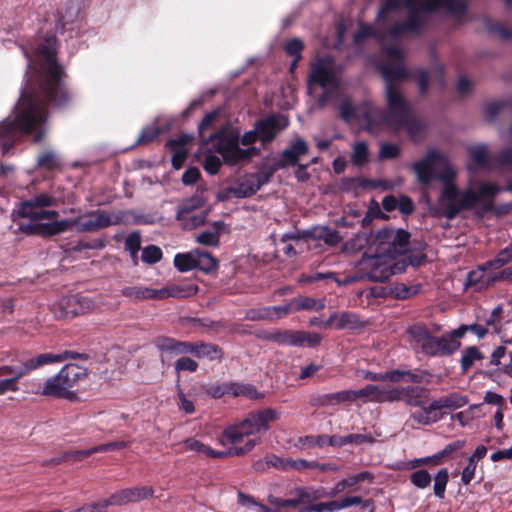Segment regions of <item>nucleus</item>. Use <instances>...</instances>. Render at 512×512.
<instances>
[{
    "mask_svg": "<svg viewBox=\"0 0 512 512\" xmlns=\"http://www.w3.org/2000/svg\"><path fill=\"white\" fill-rule=\"evenodd\" d=\"M56 38L47 36L30 49L23 48L27 58V70H34L35 80L29 78L21 92L14 110L0 123V148L7 154L23 134H34V141L40 142L45 134L46 107L49 102L57 106L65 104L69 95L64 87V70L56 59ZM12 168L0 166V176Z\"/></svg>",
    "mask_w": 512,
    "mask_h": 512,
    "instance_id": "obj_1",
    "label": "nucleus"
},
{
    "mask_svg": "<svg viewBox=\"0 0 512 512\" xmlns=\"http://www.w3.org/2000/svg\"><path fill=\"white\" fill-rule=\"evenodd\" d=\"M385 59L380 65L385 80V102L387 111L364 101L353 107L348 101L340 106L341 118L348 122H357L369 133L377 134L385 129H405L410 137L416 139L423 126L413 116L409 102L399 89V82L408 77V70L403 65V50L397 45H382Z\"/></svg>",
    "mask_w": 512,
    "mask_h": 512,
    "instance_id": "obj_2",
    "label": "nucleus"
},
{
    "mask_svg": "<svg viewBox=\"0 0 512 512\" xmlns=\"http://www.w3.org/2000/svg\"><path fill=\"white\" fill-rule=\"evenodd\" d=\"M417 180L424 185L439 179L443 182V190L439 198L442 214L453 219L462 210L479 206L483 212L493 207L495 196L500 192L498 185L491 182H476L472 179L464 191H459L453 180L456 171L447 157L435 150L429 151L420 161L413 164Z\"/></svg>",
    "mask_w": 512,
    "mask_h": 512,
    "instance_id": "obj_3",
    "label": "nucleus"
},
{
    "mask_svg": "<svg viewBox=\"0 0 512 512\" xmlns=\"http://www.w3.org/2000/svg\"><path fill=\"white\" fill-rule=\"evenodd\" d=\"M401 7L408 10L407 21L393 25L387 33L379 36L381 45L399 46L405 36L419 33L431 12L459 15L465 9L461 0H386L379 12L378 23L385 24Z\"/></svg>",
    "mask_w": 512,
    "mask_h": 512,
    "instance_id": "obj_4",
    "label": "nucleus"
},
{
    "mask_svg": "<svg viewBox=\"0 0 512 512\" xmlns=\"http://www.w3.org/2000/svg\"><path fill=\"white\" fill-rule=\"evenodd\" d=\"M288 125V118L284 115H272L257 122L254 130L245 132L241 138V143L244 146H249L244 149L239 147L240 132L231 126H225L210 134L207 143H212L226 164L237 165L258 154V149L251 146L257 139L262 143L270 142Z\"/></svg>",
    "mask_w": 512,
    "mask_h": 512,
    "instance_id": "obj_5",
    "label": "nucleus"
},
{
    "mask_svg": "<svg viewBox=\"0 0 512 512\" xmlns=\"http://www.w3.org/2000/svg\"><path fill=\"white\" fill-rule=\"evenodd\" d=\"M278 418L279 413L272 408L250 413L243 421L227 427L219 436L218 442L226 450L216 451L206 446L204 454L212 458L247 454L260 443V434L268 430L269 423Z\"/></svg>",
    "mask_w": 512,
    "mask_h": 512,
    "instance_id": "obj_6",
    "label": "nucleus"
},
{
    "mask_svg": "<svg viewBox=\"0 0 512 512\" xmlns=\"http://www.w3.org/2000/svg\"><path fill=\"white\" fill-rule=\"evenodd\" d=\"M410 234L403 229L383 228L375 236L376 253L363 261L367 277L375 282L387 281L395 274L392 259L408 251Z\"/></svg>",
    "mask_w": 512,
    "mask_h": 512,
    "instance_id": "obj_7",
    "label": "nucleus"
},
{
    "mask_svg": "<svg viewBox=\"0 0 512 512\" xmlns=\"http://www.w3.org/2000/svg\"><path fill=\"white\" fill-rule=\"evenodd\" d=\"M340 66L331 57L316 58L311 63L308 89L312 93L314 86L318 85L324 92L318 99V105L324 107L337 93L340 84Z\"/></svg>",
    "mask_w": 512,
    "mask_h": 512,
    "instance_id": "obj_8",
    "label": "nucleus"
},
{
    "mask_svg": "<svg viewBox=\"0 0 512 512\" xmlns=\"http://www.w3.org/2000/svg\"><path fill=\"white\" fill-rule=\"evenodd\" d=\"M56 205L57 199L54 196L48 193H39L20 201L13 209L12 216L18 218H26L33 223L48 221L49 224L57 221L56 218L59 215L58 212L56 210L50 209ZM44 226L45 224L39 227L40 234L42 235H44L42 233V228Z\"/></svg>",
    "mask_w": 512,
    "mask_h": 512,
    "instance_id": "obj_9",
    "label": "nucleus"
},
{
    "mask_svg": "<svg viewBox=\"0 0 512 512\" xmlns=\"http://www.w3.org/2000/svg\"><path fill=\"white\" fill-rule=\"evenodd\" d=\"M85 376V368L77 364H67L58 374L45 381L41 394L44 396L72 399L74 394L71 392V388Z\"/></svg>",
    "mask_w": 512,
    "mask_h": 512,
    "instance_id": "obj_10",
    "label": "nucleus"
},
{
    "mask_svg": "<svg viewBox=\"0 0 512 512\" xmlns=\"http://www.w3.org/2000/svg\"><path fill=\"white\" fill-rule=\"evenodd\" d=\"M116 223L117 221H112L111 217L105 213H93L74 220L54 221L45 225L42 233L44 236L57 235L69 230L72 226H77L80 232H92Z\"/></svg>",
    "mask_w": 512,
    "mask_h": 512,
    "instance_id": "obj_11",
    "label": "nucleus"
},
{
    "mask_svg": "<svg viewBox=\"0 0 512 512\" xmlns=\"http://www.w3.org/2000/svg\"><path fill=\"white\" fill-rule=\"evenodd\" d=\"M94 308L95 303L92 299L81 294L62 297L52 305V311L57 318H66L84 314Z\"/></svg>",
    "mask_w": 512,
    "mask_h": 512,
    "instance_id": "obj_12",
    "label": "nucleus"
},
{
    "mask_svg": "<svg viewBox=\"0 0 512 512\" xmlns=\"http://www.w3.org/2000/svg\"><path fill=\"white\" fill-rule=\"evenodd\" d=\"M262 175L247 174L237 179L226 190V197L232 195L236 198H246L255 194L264 184Z\"/></svg>",
    "mask_w": 512,
    "mask_h": 512,
    "instance_id": "obj_13",
    "label": "nucleus"
},
{
    "mask_svg": "<svg viewBox=\"0 0 512 512\" xmlns=\"http://www.w3.org/2000/svg\"><path fill=\"white\" fill-rule=\"evenodd\" d=\"M205 393L211 398L217 399L224 395L255 397V390L247 385L238 383H211L203 386Z\"/></svg>",
    "mask_w": 512,
    "mask_h": 512,
    "instance_id": "obj_14",
    "label": "nucleus"
},
{
    "mask_svg": "<svg viewBox=\"0 0 512 512\" xmlns=\"http://www.w3.org/2000/svg\"><path fill=\"white\" fill-rule=\"evenodd\" d=\"M153 490L150 487H134L118 491L106 499L108 506H121L151 497Z\"/></svg>",
    "mask_w": 512,
    "mask_h": 512,
    "instance_id": "obj_15",
    "label": "nucleus"
},
{
    "mask_svg": "<svg viewBox=\"0 0 512 512\" xmlns=\"http://www.w3.org/2000/svg\"><path fill=\"white\" fill-rule=\"evenodd\" d=\"M423 390L418 387H396L387 389L383 387V402L405 401L410 406L421 405L419 399Z\"/></svg>",
    "mask_w": 512,
    "mask_h": 512,
    "instance_id": "obj_16",
    "label": "nucleus"
},
{
    "mask_svg": "<svg viewBox=\"0 0 512 512\" xmlns=\"http://www.w3.org/2000/svg\"><path fill=\"white\" fill-rule=\"evenodd\" d=\"M155 346L160 351V357L163 363L170 360L171 357L187 355V351H189L188 342H180L169 337L156 338Z\"/></svg>",
    "mask_w": 512,
    "mask_h": 512,
    "instance_id": "obj_17",
    "label": "nucleus"
},
{
    "mask_svg": "<svg viewBox=\"0 0 512 512\" xmlns=\"http://www.w3.org/2000/svg\"><path fill=\"white\" fill-rule=\"evenodd\" d=\"M28 373L25 360L20 364L2 365L0 366V377L8 376V378L1 379L0 382L8 383L5 385V389L8 392H17L19 390L17 381Z\"/></svg>",
    "mask_w": 512,
    "mask_h": 512,
    "instance_id": "obj_18",
    "label": "nucleus"
},
{
    "mask_svg": "<svg viewBox=\"0 0 512 512\" xmlns=\"http://www.w3.org/2000/svg\"><path fill=\"white\" fill-rule=\"evenodd\" d=\"M411 345L423 354L430 355L434 337L422 325H413L408 329Z\"/></svg>",
    "mask_w": 512,
    "mask_h": 512,
    "instance_id": "obj_19",
    "label": "nucleus"
},
{
    "mask_svg": "<svg viewBox=\"0 0 512 512\" xmlns=\"http://www.w3.org/2000/svg\"><path fill=\"white\" fill-rule=\"evenodd\" d=\"M360 325L359 317L352 312H334L323 324L324 327L335 326L337 329H355Z\"/></svg>",
    "mask_w": 512,
    "mask_h": 512,
    "instance_id": "obj_20",
    "label": "nucleus"
},
{
    "mask_svg": "<svg viewBox=\"0 0 512 512\" xmlns=\"http://www.w3.org/2000/svg\"><path fill=\"white\" fill-rule=\"evenodd\" d=\"M308 152V145L303 139H296L282 152V165H297L299 159Z\"/></svg>",
    "mask_w": 512,
    "mask_h": 512,
    "instance_id": "obj_21",
    "label": "nucleus"
},
{
    "mask_svg": "<svg viewBox=\"0 0 512 512\" xmlns=\"http://www.w3.org/2000/svg\"><path fill=\"white\" fill-rule=\"evenodd\" d=\"M187 354H192L197 358H207L209 360H217L222 357L221 349L213 344L203 342H188Z\"/></svg>",
    "mask_w": 512,
    "mask_h": 512,
    "instance_id": "obj_22",
    "label": "nucleus"
},
{
    "mask_svg": "<svg viewBox=\"0 0 512 512\" xmlns=\"http://www.w3.org/2000/svg\"><path fill=\"white\" fill-rule=\"evenodd\" d=\"M159 291L158 300H163L169 297L186 298L197 292V286L194 284H171L159 289Z\"/></svg>",
    "mask_w": 512,
    "mask_h": 512,
    "instance_id": "obj_23",
    "label": "nucleus"
},
{
    "mask_svg": "<svg viewBox=\"0 0 512 512\" xmlns=\"http://www.w3.org/2000/svg\"><path fill=\"white\" fill-rule=\"evenodd\" d=\"M470 158L473 161V165H469L468 169L473 170L474 168L489 169L492 167V160L488 154L487 146L484 144H478L469 148Z\"/></svg>",
    "mask_w": 512,
    "mask_h": 512,
    "instance_id": "obj_24",
    "label": "nucleus"
},
{
    "mask_svg": "<svg viewBox=\"0 0 512 512\" xmlns=\"http://www.w3.org/2000/svg\"><path fill=\"white\" fill-rule=\"evenodd\" d=\"M307 237L322 240L325 244L335 246L341 241L339 233L326 226H317L307 231Z\"/></svg>",
    "mask_w": 512,
    "mask_h": 512,
    "instance_id": "obj_25",
    "label": "nucleus"
},
{
    "mask_svg": "<svg viewBox=\"0 0 512 512\" xmlns=\"http://www.w3.org/2000/svg\"><path fill=\"white\" fill-rule=\"evenodd\" d=\"M191 140L190 136H182L175 140H171L169 145L172 147V165L175 169H180L187 157L188 151L185 145Z\"/></svg>",
    "mask_w": 512,
    "mask_h": 512,
    "instance_id": "obj_26",
    "label": "nucleus"
},
{
    "mask_svg": "<svg viewBox=\"0 0 512 512\" xmlns=\"http://www.w3.org/2000/svg\"><path fill=\"white\" fill-rule=\"evenodd\" d=\"M69 357H73L72 353H70V352H65V353H61V354L44 353V354H40L34 358L26 359L25 363L27 365L28 371L31 372L45 364L53 363V362H61Z\"/></svg>",
    "mask_w": 512,
    "mask_h": 512,
    "instance_id": "obj_27",
    "label": "nucleus"
},
{
    "mask_svg": "<svg viewBox=\"0 0 512 512\" xmlns=\"http://www.w3.org/2000/svg\"><path fill=\"white\" fill-rule=\"evenodd\" d=\"M461 346V343L456 340L449 337H440L436 338L434 337L433 347L431 348L432 351L430 352L429 356H435V355H450L457 351Z\"/></svg>",
    "mask_w": 512,
    "mask_h": 512,
    "instance_id": "obj_28",
    "label": "nucleus"
},
{
    "mask_svg": "<svg viewBox=\"0 0 512 512\" xmlns=\"http://www.w3.org/2000/svg\"><path fill=\"white\" fill-rule=\"evenodd\" d=\"M225 228L222 221L213 222L211 229L200 232L196 236V241L206 246H218L220 234Z\"/></svg>",
    "mask_w": 512,
    "mask_h": 512,
    "instance_id": "obj_29",
    "label": "nucleus"
},
{
    "mask_svg": "<svg viewBox=\"0 0 512 512\" xmlns=\"http://www.w3.org/2000/svg\"><path fill=\"white\" fill-rule=\"evenodd\" d=\"M265 339L278 345L297 347V330L274 329L267 333Z\"/></svg>",
    "mask_w": 512,
    "mask_h": 512,
    "instance_id": "obj_30",
    "label": "nucleus"
},
{
    "mask_svg": "<svg viewBox=\"0 0 512 512\" xmlns=\"http://www.w3.org/2000/svg\"><path fill=\"white\" fill-rule=\"evenodd\" d=\"M365 379H369L371 381H392L398 382L401 379H410L412 381H417V377L410 372L393 370L385 373H373L366 372L364 375Z\"/></svg>",
    "mask_w": 512,
    "mask_h": 512,
    "instance_id": "obj_31",
    "label": "nucleus"
},
{
    "mask_svg": "<svg viewBox=\"0 0 512 512\" xmlns=\"http://www.w3.org/2000/svg\"><path fill=\"white\" fill-rule=\"evenodd\" d=\"M355 401L362 400L366 402H383V387L379 385H366L365 387L354 390Z\"/></svg>",
    "mask_w": 512,
    "mask_h": 512,
    "instance_id": "obj_32",
    "label": "nucleus"
},
{
    "mask_svg": "<svg viewBox=\"0 0 512 512\" xmlns=\"http://www.w3.org/2000/svg\"><path fill=\"white\" fill-rule=\"evenodd\" d=\"M322 406H334L347 402H355L354 390H342L324 394L319 399Z\"/></svg>",
    "mask_w": 512,
    "mask_h": 512,
    "instance_id": "obj_33",
    "label": "nucleus"
},
{
    "mask_svg": "<svg viewBox=\"0 0 512 512\" xmlns=\"http://www.w3.org/2000/svg\"><path fill=\"white\" fill-rule=\"evenodd\" d=\"M491 267H486V262L478 267L476 270L470 271L467 275V285L476 286L478 289H482L494 282L493 277L486 275V270Z\"/></svg>",
    "mask_w": 512,
    "mask_h": 512,
    "instance_id": "obj_34",
    "label": "nucleus"
},
{
    "mask_svg": "<svg viewBox=\"0 0 512 512\" xmlns=\"http://www.w3.org/2000/svg\"><path fill=\"white\" fill-rule=\"evenodd\" d=\"M468 403V399L466 396L451 393L449 395L440 397L439 399L434 400V406L442 409H450L455 410L465 406Z\"/></svg>",
    "mask_w": 512,
    "mask_h": 512,
    "instance_id": "obj_35",
    "label": "nucleus"
},
{
    "mask_svg": "<svg viewBox=\"0 0 512 512\" xmlns=\"http://www.w3.org/2000/svg\"><path fill=\"white\" fill-rule=\"evenodd\" d=\"M160 293L159 289H153L142 286H133V287H125L122 290V294L132 300H140V299H157L158 294Z\"/></svg>",
    "mask_w": 512,
    "mask_h": 512,
    "instance_id": "obj_36",
    "label": "nucleus"
},
{
    "mask_svg": "<svg viewBox=\"0 0 512 512\" xmlns=\"http://www.w3.org/2000/svg\"><path fill=\"white\" fill-rule=\"evenodd\" d=\"M484 358L483 353L476 346H469L462 351L460 365L462 372H467L476 361Z\"/></svg>",
    "mask_w": 512,
    "mask_h": 512,
    "instance_id": "obj_37",
    "label": "nucleus"
},
{
    "mask_svg": "<svg viewBox=\"0 0 512 512\" xmlns=\"http://www.w3.org/2000/svg\"><path fill=\"white\" fill-rule=\"evenodd\" d=\"M196 250L188 253H179L174 257V266L180 272L196 269Z\"/></svg>",
    "mask_w": 512,
    "mask_h": 512,
    "instance_id": "obj_38",
    "label": "nucleus"
},
{
    "mask_svg": "<svg viewBox=\"0 0 512 512\" xmlns=\"http://www.w3.org/2000/svg\"><path fill=\"white\" fill-rule=\"evenodd\" d=\"M293 305L295 311L309 310L318 311L325 307V303L321 299H315L310 297H298L293 299Z\"/></svg>",
    "mask_w": 512,
    "mask_h": 512,
    "instance_id": "obj_39",
    "label": "nucleus"
},
{
    "mask_svg": "<svg viewBox=\"0 0 512 512\" xmlns=\"http://www.w3.org/2000/svg\"><path fill=\"white\" fill-rule=\"evenodd\" d=\"M512 261V243L499 251V253L491 260L486 262V267L491 269H500Z\"/></svg>",
    "mask_w": 512,
    "mask_h": 512,
    "instance_id": "obj_40",
    "label": "nucleus"
},
{
    "mask_svg": "<svg viewBox=\"0 0 512 512\" xmlns=\"http://www.w3.org/2000/svg\"><path fill=\"white\" fill-rule=\"evenodd\" d=\"M196 269L209 273L217 268V261L210 253L196 250Z\"/></svg>",
    "mask_w": 512,
    "mask_h": 512,
    "instance_id": "obj_41",
    "label": "nucleus"
},
{
    "mask_svg": "<svg viewBox=\"0 0 512 512\" xmlns=\"http://www.w3.org/2000/svg\"><path fill=\"white\" fill-rule=\"evenodd\" d=\"M351 162L355 166H363L368 161V145L364 141L356 142L351 153Z\"/></svg>",
    "mask_w": 512,
    "mask_h": 512,
    "instance_id": "obj_42",
    "label": "nucleus"
},
{
    "mask_svg": "<svg viewBox=\"0 0 512 512\" xmlns=\"http://www.w3.org/2000/svg\"><path fill=\"white\" fill-rule=\"evenodd\" d=\"M449 480V473L446 468H441L434 477L433 491L434 495L443 499L445 497V490Z\"/></svg>",
    "mask_w": 512,
    "mask_h": 512,
    "instance_id": "obj_43",
    "label": "nucleus"
},
{
    "mask_svg": "<svg viewBox=\"0 0 512 512\" xmlns=\"http://www.w3.org/2000/svg\"><path fill=\"white\" fill-rule=\"evenodd\" d=\"M203 206L202 198L199 196L191 197L181 203L177 210V218H184L193 213L194 210Z\"/></svg>",
    "mask_w": 512,
    "mask_h": 512,
    "instance_id": "obj_44",
    "label": "nucleus"
},
{
    "mask_svg": "<svg viewBox=\"0 0 512 512\" xmlns=\"http://www.w3.org/2000/svg\"><path fill=\"white\" fill-rule=\"evenodd\" d=\"M321 342V336L315 332L297 331V347H315Z\"/></svg>",
    "mask_w": 512,
    "mask_h": 512,
    "instance_id": "obj_45",
    "label": "nucleus"
},
{
    "mask_svg": "<svg viewBox=\"0 0 512 512\" xmlns=\"http://www.w3.org/2000/svg\"><path fill=\"white\" fill-rule=\"evenodd\" d=\"M162 258V251L155 245H149L142 250L141 260L149 265L159 262Z\"/></svg>",
    "mask_w": 512,
    "mask_h": 512,
    "instance_id": "obj_46",
    "label": "nucleus"
},
{
    "mask_svg": "<svg viewBox=\"0 0 512 512\" xmlns=\"http://www.w3.org/2000/svg\"><path fill=\"white\" fill-rule=\"evenodd\" d=\"M431 476L425 469H420L410 475V481L419 489L427 488L431 483Z\"/></svg>",
    "mask_w": 512,
    "mask_h": 512,
    "instance_id": "obj_47",
    "label": "nucleus"
},
{
    "mask_svg": "<svg viewBox=\"0 0 512 512\" xmlns=\"http://www.w3.org/2000/svg\"><path fill=\"white\" fill-rule=\"evenodd\" d=\"M271 321L278 320L291 312H295V307L293 305V299L285 305L278 306H268Z\"/></svg>",
    "mask_w": 512,
    "mask_h": 512,
    "instance_id": "obj_48",
    "label": "nucleus"
},
{
    "mask_svg": "<svg viewBox=\"0 0 512 512\" xmlns=\"http://www.w3.org/2000/svg\"><path fill=\"white\" fill-rule=\"evenodd\" d=\"M177 219L181 222V225L184 229L191 230V229L198 227L202 223H204L205 214L191 213L184 218H177Z\"/></svg>",
    "mask_w": 512,
    "mask_h": 512,
    "instance_id": "obj_49",
    "label": "nucleus"
},
{
    "mask_svg": "<svg viewBox=\"0 0 512 512\" xmlns=\"http://www.w3.org/2000/svg\"><path fill=\"white\" fill-rule=\"evenodd\" d=\"M203 165H204L205 171L208 172L209 174L213 175L219 171V169L222 165V162L217 155L208 153L205 156Z\"/></svg>",
    "mask_w": 512,
    "mask_h": 512,
    "instance_id": "obj_50",
    "label": "nucleus"
},
{
    "mask_svg": "<svg viewBox=\"0 0 512 512\" xmlns=\"http://www.w3.org/2000/svg\"><path fill=\"white\" fill-rule=\"evenodd\" d=\"M218 116H219V111L218 110H215V111H212L210 113H208L204 118L203 120L201 121V123L199 124V134L202 138H205V131L212 128L216 122V120L218 119Z\"/></svg>",
    "mask_w": 512,
    "mask_h": 512,
    "instance_id": "obj_51",
    "label": "nucleus"
},
{
    "mask_svg": "<svg viewBox=\"0 0 512 512\" xmlns=\"http://www.w3.org/2000/svg\"><path fill=\"white\" fill-rule=\"evenodd\" d=\"M246 318L251 321H258V320L271 321V316H270L268 306L248 310L246 313Z\"/></svg>",
    "mask_w": 512,
    "mask_h": 512,
    "instance_id": "obj_52",
    "label": "nucleus"
},
{
    "mask_svg": "<svg viewBox=\"0 0 512 512\" xmlns=\"http://www.w3.org/2000/svg\"><path fill=\"white\" fill-rule=\"evenodd\" d=\"M125 250L128 252H138L141 248V235L139 232L130 233L124 242Z\"/></svg>",
    "mask_w": 512,
    "mask_h": 512,
    "instance_id": "obj_53",
    "label": "nucleus"
},
{
    "mask_svg": "<svg viewBox=\"0 0 512 512\" xmlns=\"http://www.w3.org/2000/svg\"><path fill=\"white\" fill-rule=\"evenodd\" d=\"M198 368V363L189 358V357H181L175 362V370L177 372L180 371H189V372H195Z\"/></svg>",
    "mask_w": 512,
    "mask_h": 512,
    "instance_id": "obj_54",
    "label": "nucleus"
},
{
    "mask_svg": "<svg viewBox=\"0 0 512 512\" xmlns=\"http://www.w3.org/2000/svg\"><path fill=\"white\" fill-rule=\"evenodd\" d=\"M413 78L416 80L417 85L419 87L420 93L424 94L428 90L429 86V74L424 69H417L413 73Z\"/></svg>",
    "mask_w": 512,
    "mask_h": 512,
    "instance_id": "obj_55",
    "label": "nucleus"
},
{
    "mask_svg": "<svg viewBox=\"0 0 512 512\" xmlns=\"http://www.w3.org/2000/svg\"><path fill=\"white\" fill-rule=\"evenodd\" d=\"M400 153V149L395 144L383 143L380 147L379 157L380 159H393L396 158Z\"/></svg>",
    "mask_w": 512,
    "mask_h": 512,
    "instance_id": "obj_56",
    "label": "nucleus"
},
{
    "mask_svg": "<svg viewBox=\"0 0 512 512\" xmlns=\"http://www.w3.org/2000/svg\"><path fill=\"white\" fill-rule=\"evenodd\" d=\"M59 161L53 152H45L38 158V165L46 169H53L58 166Z\"/></svg>",
    "mask_w": 512,
    "mask_h": 512,
    "instance_id": "obj_57",
    "label": "nucleus"
},
{
    "mask_svg": "<svg viewBox=\"0 0 512 512\" xmlns=\"http://www.w3.org/2000/svg\"><path fill=\"white\" fill-rule=\"evenodd\" d=\"M161 133L160 129L155 126L151 125L146 128H144L138 138L139 143H148L152 140H154L159 134Z\"/></svg>",
    "mask_w": 512,
    "mask_h": 512,
    "instance_id": "obj_58",
    "label": "nucleus"
},
{
    "mask_svg": "<svg viewBox=\"0 0 512 512\" xmlns=\"http://www.w3.org/2000/svg\"><path fill=\"white\" fill-rule=\"evenodd\" d=\"M304 45L302 41L298 38H294L290 41H288L285 45V51L287 54L294 56L297 59L301 58V51L303 49Z\"/></svg>",
    "mask_w": 512,
    "mask_h": 512,
    "instance_id": "obj_59",
    "label": "nucleus"
},
{
    "mask_svg": "<svg viewBox=\"0 0 512 512\" xmlns=\"http://www.w3.org/2000/svg\"><path fill=\"white\" fill-rule=\"evenodd\" d=\"M476 467L477 462H475L473 459L468 458V463L461 473V481L465 485H468L473 480L475 476Z\"/></svg>",
    "mask_w": 512,
    "mask_h": 512,
    "instance_id": "obj_60",
    "label": "nucleus"
},
{
    "mask_svg": "<svg viewBox=\"0 0 512 512\" xmlns=\"http://www.w3.org/2000/svg\"><path fill=\"white\" fill-rule=\"evenodd\" d=\"M508 105V102L506 101H498V102H492L486 105L485 107V116L488 119H494L504 107Z\"/></svg>",
    "mask_w": 512,
    "mask_h": 512,
    "instance_id": "obj_61",
    "label": "nucleus"
},
{
    "mask_svg": "<svg viewBox=\"0 0 512 512\" xmlns=\"http://www.w3.org/2000/svg\"><path fill=\"white\" fill-rule=\"evenodd\" d=\"M268 501L271 505L277 507L279 510L281 507L295 508L300 504L299 499H280L273 496H269Z\"/></svg>",
    "mask_w": 512,
    "mask_h": 512,
    "instance_id": "obj_62",
    "label": "nucleus"
},
{
    "mask_svg": "<svg viewBox=\"0 0 512 512\" xmlns=\"http://www.w3.org/2000/svg\"><path fill=\"white\" fill-rule=\"evenodd\" d=\"M183 450L185 451H195L198 453H203L206 445L201 443L200 441L194 439V438H188L185 441L182 442Z\"/></svg>",
    "mask_w": 512,
    "mask_h": 512,
    "instance_id": "obj_63",
    "label": "nucleus"
},
{
    "mask_svg": "<svg viewBox=\"0 0 512 512\" xmlns=\"http://www.w3.org/2000/svg\"><path fill=\"white\" fill-rule=\"evenodd\" d=\"M473 88V82L467 78L466 76H460L457 81V92L461 96H466L472 91Z\"/></svg>",
    "mask_w": 512,
    "mask_h": 512,
    "instance_id": "obj_64",
    "label": "nucleus"
}]
</instances>
